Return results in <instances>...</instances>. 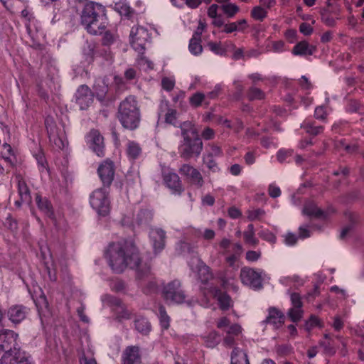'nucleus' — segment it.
I'll use <instances>...</instances> for the list:
<instances>
[{
    "label": "nucleus",
    "instance_id": "nucleus-1",
    "mask_svg": "<svg viewBox=\"0 0 364 364\" xmlns=\"http://www.w3.org/2000/svg\"><path fill=\"white\" fill-rule=\"evenodd\" d=\"M105 257L112 269L116 273H122L127 267L135 269L136 279L146 294L156 289V282L150 265L141 262L139 250L133 241L124 240L109 243Z\"/></svg>",
    "mask_w": 364,
    "mask_h": 364
},
{
    "label": "nucleus",
    "instance_id": "nucleus-2",
    "mask_svg": "<svg viewBox=\"0 0 364 364\" xmlns=\"http://www.w3.org/2000/svg\"><path fill=\"white\" fill-rule=\"evenodd\" d=\"M80 23L89 34L102 35L108 26L105 6L92 1L85 2L80 13Z\"/></svg>",
    "mask_w": 364,
    "mask_h": 364
},
{
    "label": "nucleus",
    "instance_id": "nucleus-3",
    "mask_svg": "<svg viewBox=\"0 0 364 364\" xmlns=\"http://www.w3.org/2000/svg\"><path fill=\"white\" fill-rule=\"evenodd\" d=\"M180 128L183 140L178 149L181 158L186 161L193 157L198 158L203 149V143L195 125L186 121L181 124Z\"/></svg>",
    "mask_w": 364,
    "mask_h": 364
},
{
    "label": "nucleus",
    "instance_id": "nucleus-4",
    "mask_svg": "<svg viewBox=\"0 0 364 364\" xmlns=\"http://www.w3.org/2000/svg\"><path fill=\"white\" fill-rule=\"evenodd\" d=\"M117 118L125 129L134 131L139 127L141 114L136 96L129 95L119 103Z\"/></svg>",
    "mask_w": 364,
    "mask_h": 364
},
{
    "label": "nucleus",
    "instance_id": "nucleus-5",
    "mask_svg": "<svg viewBox=\"0 0 364 364\" xmlns=\"http://www.w3.org/2000/svg\"><path fill=\"white\" fill-rule=\"evenodd\" d=\"M161 295L168 304H183L186 297L181 282L178 279L164 284L162 287Z\"/></svg>",
    "mask_w": 364,
    "mask_h": 364
},
{
    "label": "nucleus",
    "instance_id": "nucleus-6",
    "mask_svg": "<svg viewBox=\"0 0 364 364\" xmlns=\"http://www.w3.org/2000/svg\"><path fill=\"white\" fill-rule=\"evenodd\" d=\"M90 203L96 212L102 216H106L110 210V202L108 197V192L105 188H100L95 190L90 196Z\"/></svg>",
    "mask_w": 364,
    "mask_h": 364
},
{
    "label": "nucleus",
    "instance_id": "nucleus-7",
    "mask_svg": "<svg viewBox=\"0 0 364 364\" xmlns=\"http://www.w3.org/2000/svg\"><path fill=\"white\" fill-rule=\"evenodd\" d=\"M18 334L12 330H0V350L4 352V355L10 356L13 353L15 354V352L20 351L18 348Z\"/></svg>",
    "mask_w": 364,
    "mask_h": 364
},
{
    "label": "nucleus",
    "instance_id": "nucleus-8",
    "mask_svg": "<svg viewBox=\"0 0 364 364\" xmlns=\"http://www.w3.org/2000/svg\"><path fill=\"white\" fill-rule=\"evenodd\" d=\"M161 177L164 186L176 196H181L184 188L179 176L170 168H163L161 171Z\"/></svg>",
    "mask_w": 364,
    "mask_h": 364
},
{
    "label": "nucleus",
    "instance_id": "nucleus-9",
    "mask_svg": "<svg viewBox=\"0 0 364 364\" xmlns=\"http://www.w3.org/2000/svg\"><path fill=\"white\" fill-rule=\"evenodd\" d=\"M97 175L104 188H109L115 176V165L112 160L106 159L100 163L97 169Z\"/></svg>",
    "mask_w": 364,
    "mask_h": 364
},
{
    "label": "nucleus",
    "instance_id": "nucleus-10",
    "mask_svg": "<svg viewBox=\"0 0 364 364\" xmlns=\"http://www.w3.org/2000/svg\"><path fill=\"white\" fill-rule=\"evenodd\" d=\"M85 141L89 148L99 157L105 155L104 137L98 129H92L85 136Z\"/></svg>",
    "mask_w": 364,
    "mask_h": 364
},
{
    "label": "nucleus",
    "instance_id": "nucleus-11",
    "mask_svg": "<svg viewBox=\"0 0 364 364\" xmlns=\"http://www.w3.org/2000/svg\"><path fill=\"white\" fill-rule=\"evenodd\" d=\"M130 43L136 51L141 52L145 50V45L150 38L148 30L143 26H134L130 32Z\"/></svg>",
    "mask_w": 364,
    "mask_h": 364
},
{
    "label": "nucleus",
    "instance_id": "nucleus-12",
    "mask_svg": "<svg viewBox=\"0 0 364 364\" xmlns=\"http://www.w3.org/2000/svg\"><path fill=\"white\" fill-rule=\"evenodd\" d=\"M240 277L243 284L255 289L262 287V272H257L253 268L245 267L240 270Z\"/></svg>",
    "mask_w": 364,
    "mask_h": 364
},
{
    "label": "nucleus",
    "instance_id": "nucleus-13",
    "mask_svg": "<svg viewBox=\"0 0 364 364\" xmlns=\"http://www.w3.org/2000/svg\"><path fill=\"white\" fill-rule=\"evenodd\" d=\"M178 172L185 176L188 181L197 188L204 185V180L200 172L188 164H183L178 169Z\"/></svg>",
    "mask_w": 364,
    "mask_h": 364
},
{
    "label": "nucleus",
    "instance_id": "nucleus-14",
    "mask_svg": "<svg viewBox=\"0 0 364 364\" xmlns=\"http://www.w3.org/2000/svg\"><path fill=\"white\" fill-rule=\"evenodd\" d=\"M30 309L22 304L11 306L6 312L9 320L14 324H19L26 318L29 314Z\"/></svg>",
    "mask_w": 364,
    "mask_h": 364
},
{
    "label": "nucleus",
    "instance_id": "nucleus-15",
    "mask_svg": "<svg viewBox=\"0 0 364 364\" xmlns=\"http://www.w3.org/2000/svg\"><path fill=\"white\" fill-rule=\"evenodd\" d=\"M149 235L154 254L161 252L166 245V232L161 228H151Z\"/></svg>",
    "mask_w": 364,
    "mask_h": 364
},
{
    "label": "nucleus",
    "instance_id": "nucleus-16",
    "mask_svg": "<svg viewBox=\"0 0 364 364\" xmlns=\"http://www.w3.org/2000/svg\"><path fill=\"white\" fill-rule=\"evenodd\" d=\"M76 103L81 109H87L93 102V94L86 85H80L75 93Z\"/></svg>",
    "mask_w": 364,
    "mask_h": 364
},
{
    "label": "nucleus",
    "instance_id": "nucleus-17",
    "mask_svg": "<svg viewBox=\"0 0 364 364\" xmlns=\"http://www.w3.org/2000/svg\"><path fill=\"white\" fill-rule=\"evenodd\" d=\"M141 355L140 348L137 346H127L122 357V364H141Z\"/></svg>",
    "mask_w": 364,
    "mask_h": 364
},
{
    "label": "nucleus",
    "instance_id": "nucleus-18",
    "mask_svg": "<svg viewBox=\"0 0 364 364\" xmlns=\"http://www.w3.org/2000/svg\"><path fill=\"white\" fill-rule=\"evenodd\" d=\"M213 296L218 301L220 309L223 311L229 310L233 306V301L226 292H223L219 288L213 289Z\"/></svg>",
    "mask_w": 364,
    "mask_h": 364
},
{
    "label": "nucleus",
    "instance_id": "nucleus-19",
    "mask_svg": "<svg viewBox=\"0 0 364 364\" xmlns=\"http://www.w3.org/2000/svg\"><path fill=\"white\" fill-rule=\"evenodd\" d=\"M226 335L223 339V344L226 347L232 348L235 344V339L242 333V327L238 323H233L225 331Z\"/></svg>",
    "mask_w": 364,
    "mask_h": 364
},
{
    "label": "nucleus",
    "instance_id": "nucleus-20",
    "mask_svg": "<svg viewBox=\"0 0 364 364\" xmlns=\"http://www.w3.org/2000/svg\"><path fill=\"white\" fill-rule=\"evenodd\" d=\"M16 179L21 201H16V204L20 205L21 203H30L31 201V192L26 181L21 176H16Z\"/></svg>",
    "mask_w": 364,
    "mask_h": 364
},
{
    "label": "nucleus",
    "instance_id": "nucleus-21",
    "mask_svg": "<svg viewBox=\"0 0 364 364\" xmlns=\"http://www.w3.org/2000/svg\"><path fill=\"white\" fill-rule=\"evenodd\" d=\"M284 315L280 310L275 307H270L268 310V316L264 321L278 328L284 323Z\"/></svg>",
    "mask_w": 364,
    "mask_h": 364
},
{
    "label": "nucleus",
    "instance_id": "nucleus-22",
    "mask_svg": "<svg viewBox=\"0 0 364 364\" xmlns=\"http://www.w3.org/2000/svg\"><path fill=\"white\" fill-rule=\"evenodd\" d=\"M36 203L38 209L50 219L55 218L53 205L46 198H43L40 194L36 195Z\"/></svg>",
    "mask_w": 364,
    "mask_h": 364
},
{
    "label": "nucleus",
    "instance_id": "nucleus-23",
    "mask_svg": "<svg viewBox=\"0 0 364 364\" xmlns=\"http://www.w3.org/2000/svg\"><path fill=\"white\" fill-rule=\"evenodd\" d=\"M316 50V48L310 45L307 41H303L296 43L292 49L294 55H311Z\"/></svg>",
    "mask_w": 364,
    "mask_h": 364
},
{
    "label": "nucleus",
    "instance_id": "nucleus-24",
    "mask_svg": "<svg viewBox=\"0 0 364 364\" xmlns=\"http://www.w3.org/2000/svg\"><path fill=\"white\" fill-rule=\"evenodd\" d=\"M134 323L135 330L143 336H148L151 331V324L144 316H136Z\"/></svg>",
    "mask_w": 364,
    "mask_h": 364
},
{
    "label": "nucleus",
    "instance_id": "nucleus-25",
    "mask_svg": "<svg viewBox=\"0 0 364 364\" xmlns=\"http://www.w3.org/2000/svg\"><path fill=\"white\" fill-rule=\"evenodd\" d=\"M1 364H31L28 358L20 351L15 352V354L10 356L3 355Z\"/></svg>",
    "mask_w": 364,
    "mask_h": 364
},
{
    "label": "nucleus",
    "instance_id": "nucleus-26",
    "mask_svg": "<svg viewBox=\"0 0 364 364\" xmlns=\"http://www.w3.org/2000/svg\"><path fill=\"white\" fill-rule=\"evenodd\" d=\"M304 214L310 216L314 217L316 218L319 219H326L327 218V213L322 210L321 208H318L314 203L306 204L304 208Z\"/></svg>",
    "mask_w": 364,
    "mask_h": 364
},
{
    "label": "nucleus",
    "instance_id": "nucleus-27",
    "mask_svg": "<svg viewBox=\"0 0 364 364\" xmlns=\"http://www.w3.org/2000/svg\"><path fill=\"white\" fill-rule=\"evenodd\" d=\"M189 104L193 108H198L203 105H204L205 107H208L210 105V101L206 100V97L204 93L196 92L190 97Z\"/></svg>",
    "mask_w": 364,
    "mask_h": 364
},
{
    "label": "nucleus",
    "instance_id": "nucleus-28",
    "mask_svg": "<svg viewBox=\"0 0 364 364\" xmlns=\"http://www.w3.org/2000/svg\"><path fill=\"white\" fill-rule=\"evenodd\" d=\"M127 155L129 159L135 160L142 154L140 144L134 141H129L127 144Z\"/></svg>",
    "mask_w": 364,
    "mask_h": 364
},
{
    "label": "nucleus",
    "instance_id": "nucleus-29",
    "mask_svg": "<svg viewBox=\"0 0 364 364\" xmlns=\"http://www.w3.org/2000/svg\"><path fill=\"white\" fill-rule=\"evenodd\" d=\"M202 161L210 172L218 173L220 171V168L213 156V153H207L203 154Z\"/></svg>",
    "mask_w": 364,
    "mask_h": 364
},
{
    "label": "nucleus",
    "instance_id": "nucleus-30",
    "mask_svg": "<svg viewBox=\"0 0 364 364\" xmlns=\"http://www.w3.org/2000/svg\"><path fill=\"white\" fill-rule=\"evenodd\" d=\"M202 338L205 346L210 348L217 346L220 341V335L215 330L210 331L207 335L203 336Z\"/></svg>",
    "mask_w": 364,
    "mask_h": 364
},
{
    "label": "nucleus",
    "instance_id": "nucleus-31",
    "mask_svg": "<svg viewBox=\"0 0 364 364\" xmlns=\"http://www.w3.org/2000/svg\"><path fill=\"white\" fill-rule=\"evenodd\" d=\"M231 364H250L247 353L234 348L231 353Z\"/></svg>",
    "mask_w": 364,
    "mask_h": 364
},
{
    "label": "nucleus",
    "instance_id": "nucleus-32",
    "mask_svg": "<svg viewBox=\"0 0 364 364\" xmlns=\"http://www.w3.org/2000/svg\"><path fill=\"white\" fill-rule=\"evenodd\" d=\"M153 219V213L148 210H141L136 215L135 223L138 225H149Z\"/></svg>",
    "mask_w": 364,
    "mask_h": 364
},
{
    "label": "nucleus",
    "instance_id": "nucleus-33",
    "mask_svg": "<svg viewBox=\"0 0 364 364\" xmlns=\"http://www.w3.org/2000/svg\"><path fill=\"white\" fill-rule=\"evenodd\" d=\"M243 236L245 243L254 247L258 245L259 240L255 237V228L252 224L247 225V230L243 232Z\"/></svg>",
    "mask_w": 364,
    "mask_h": 364
},
{
    "label": "nucleus",
    "instance_id": "nucleus-34",
    "mask_svg": "<svg viewBox=\"0 0 364 364\" xmlns=\"http://www.w3.org/2000/svg\"><path fill=\"white\" fill-rule=\"evenodd\" d=\"M188 49L190 52L195 55H200L203 51V47L201 46V38L198 37V35L196 36H193L190 40Z\"/></svg>",
    "mask_w": 364,
    "mask_h": 364
},
{
    "label": "nucleus",
    "instance_id": "nucleus-35",
    "mask_svg": "<svg viewBox=\"0 0 364 364\" xmlns=\"http://www.w3.org/2000/svg\"><path fill=\"white\" fill-rule=\"evenodd\" d=\"M301 127L305 129L306 133L313 136L322 133L324 129L323 126H316L314 122H304Z\"/></svg>",
    "mask_w": 364,
    "mask_h": 364
},
{
    "label": "nucleus",
    "instance_id": "nucleus-36",
    "mask_svg": "<svg viewBox=\"0 0 364 364\" xmlns=\"http://www.w3.org/2000/svg\"><path fill=\"white\" fill-rule=\"evenodd\" d=\"M213 277V274L208 266L203 265L198 269V278L202 283L207 284Z\"/></svg>",
    "mask_w": 364,
    "mask_h": 364
},
{
    "label": "nucleus",
    "instance_id": "nucleus-37",
    "mask_svg": "<svg viewBox=\"0 0 364 364\" xmlns=\"http://www.w3.org/2000/svg\"><path fill=\"white\" fill-rule=\"evenodd\" d=\"M250 16L255 21H263L267 16V11L262 6H256L251 10Z\"/></svg>",
    "mask_w": 364,
    "mask_h": 364
},
{
    "label": "nucleus",
    "instance_id": "nucleus-38",
    "mask_svg": "<svg viewBox=\"0 0 364 364\" xmlns=\"http://www.w3.org/2000/svg\"><path fill=\"white\" fill-rule=\"evenodd\" d=\"M247 97L249 100H261L264 99L265 93L259 88L251 87L247 92Z\"/></svg>",
    "mask_w": 364,
    "mask_h": 364
},
{
    "label": "nucleus",
    "instance_id": "nucleus-39",
    "mask_svg": "<svg viewBox=\"0 0 364 364\" xmlns=\"http://www.w3.org/2000/svg\"><path fill=\"white\" fill-rule=\"evenodd\" d=\"M97 44L94 43H87L83 50V54L85 60L88 62H92L96 58Z\"/></svg>",
    "mask_w": 364,
    "mask_h": 364
},
{
    "label": "nucleus",
    "instance_id": "nucleus-40",
    "mask_svg": "<svg viewBox=\"0 0 364 364\" xmlns=\"http://www.w3.org/2000/svg\"><path fill=\"white\" fill-rule=\"evenodd\" d=\"M221 9L223 10L224 14L228 18H232L237 14L240 11L239 6H237L235 4L228 3L224 4L221 6Z\"/></svg>",
    "mask_w": 364,
    "mask_h": 364
},
{
    "label": "nucleus",
    "instance_id": "nucleus-41",
    "mask_svg": "<svg viewBox=\"0 0 364 364\" xmlns=\"http://www.w3.org/2000/svg\"><path fill=\"white\" fill-rule=\"evenodd\" d=\"M115 9L122 15L131 17L134 14V10L124 2H119L115 4Z\"/></svg>",
    "mask_w": 364,
    "mask_h": 364
},
{
    "label": "nucleus",
    "instance_id": "nucleus-42",
    "mask_svg": "<svg viewBox=\"0 0 364 364\" xmlns=\"http://www.w3.org/2000/svg\"><path fill=\"white\" fill-rule=\"evenodd\" d=\"M159 320L162 328L167 330L170 326V317L166 313L164 306L159 307Z\"/></svg>",
    "mask_w": 364,
    "mask_h": 364
},
{
    "label": "nucleus",
    "instance_id": "nucleus-43",
    "mask_svg": "<svg viewBox=\"0 0 364 364\" xmlns=\"http://www.w3.org/2000/svg\"><path fill=\"white\" fill-rule=\"evenodd\" d=\"M94 89L97 98L102 101L108 92L107 86L104 82H102V85L98 83L94 86Z\"/></svg>",
    "mask_w": 364,
    "mask_h": 364
},
{
    "label": "nucleus",
    "instance_id": "nucleus-44",
    "mask_svg": "<svg viewBox=\"0 0 364 364\" xmlns=\"http://www.w3.org/2000/svg\"><path fill=\"white\" fill-rule=\"evenodd\" d=\"M265 215V211L263 209L257 208L247 211V219L250 221L256 220H261Z\"/></svg>",
    "mask_w": 364,
    "mask_h": 364
},
{
    "label": "nucleus",
    "instance_id": "nucleus-45",
    "mask_svg": "<svg viewBox=\"0 0 364 364\" xmlns=\"http://www.w3.org/2000/svg\"><path fill=\"white\" fill-rule=\"evenodd\" d=\"M303 315V310L301 308L291 307L288 311V316L291 321H299Z\"/></svg>",
    "mask_w": 364,
    "mask_h": 364
},
{
    "label": "nucleus",
    "instance_id": "nucleus-46",
    "mask_svg": "<svg viewBox=\"0 0 364 364\" xmlns=\"http://www.w3.org/2000/svg\"><path fill=\"white\" fill-rule=\"evenodd\" d=\"M209 49L216 55H223L225 53L226 50L224 48H223L221 43L217 42H208L207 44Z\"/></svg>",
    "mask_w": 364,
    "mask_h": 364
},
{
    "label": "nucleus",
    "instance_id": "nucleus-47",
    "mask_svg": "<svg viewBox=\"0 0 364 364\" xmlns=\"http://www.w3.org/2000/svg\"><path fill=\"white\" fill-rule=\"evenodd\" d=\"M114 312L119 321L131 318V312L127 310L124 304L119 309H114Z\"/></svg>",
    "mask_w": 364,
    "mask_h": 364
},
{
    "label": "nucleus",
    "instance_id": "nucleus-48",
    "mask_svg": "<svg viewBox=\"0 0 364 364\" xmlns=\"http://www.w3.org/2000/svg\"><path fill=\"white\" fill-rule=\"evenodd\" d=\"M33 156L35 157L38 166L42 168V170L47 169L48 162L42 150H38V151L33 154Z\"/></svg>",
    "mask_w": 364,
    "mask_h": 364
},
{
    "label": "nucleus",
    "instance_id": "nucleus-49",
    "mask_svg": "<svg viewBox=\"0 0 364 364\" xmlns=\"http://www.w3.org/2000/svg\"><path fill=\"white\" fill-rule=\"evenodd\" d=\"M259 236L264 240L274 244L277 241L275 235L269 230H264L259 232Z\"/></svg>",
    "mask_w": 364,
    "mask_h": 364
},
{
    "label": "nucleus",
    "instance_id": "nucleus-50",
    "mask_svg": "<svg viewBox=\"0 0 364 364\" xmlns=\"http://www.w3.org/2000/svg\"><path fill=\"white\" fill-rule=\"evenodd\" d=\"M316 326L321 327V321L317 316L311 315L309 320L306 321L305 328L308 331H309Z\"/></svg>",
    "mask_w": 364,
    "mask_h": 364
},
{
    "label": "nucleus",
    "instance_id": "nucleus-51",
    "mask_svg": "<svg viewBox=\"0 0 364 364\" xmlns=\"http://www.w3.org/2000/svg\"><path fill=\"white\" fill-rule=\"evenodd\" d=\"M102 34H104L102 38V43L103 46H109L114 42V35L110 31H106L105 29Z\"/></svg>",
    "mask_w": 364,
    "mask_h": 364
},
{
    "label": "nucleus",
    "instance_id": "nucleus-52",
    "mask_svg": "<svg viewBox=\"0 0 364 364\" xmlns=\"http://www.w3.org/2000/svg\"><path fill=\"white\" fill-rule=\"evenodd\" d=\"M177 111L173 108H168L165 114V122L170 124H174L176 121Z\"/></svg>",
    "mask_w": 364,
    "mask_h": 364
},
{
    "label": "nucleus",
    "instance_id": "nucleus-53",
    "mask_svg": "<svg viewBox=\"0 0 364 364\" xmlns=\"http://www.w3.org/2000/svg\"><path fill=\"white\" fill-rule=\"evenodd\" d=\"M292 149H280L277 153V159L280 163H283L287 160V159L293 155Z\"/></svg>",
    "mask_w": 364,
    "mask_h": 364
},
{
    "label": "nucleus",
    "instance_id": "nucleus-54",
    "mask_svg": "<svg viewBox=\"0 0 364 364\" xmlns=\"http://www.w3.org/2000/svg\"><path fill=\"white\" fill-rule=\"evenodd\" d=\"M102 58L105 60H109L111 59L110 51L108 48H102L97 45L96 48V58Z\"/></svg>",
    "mask_w": 364,
    "mask_h": 364
},
{
    "label": "nucleus",
    "instance_id": "nucleus-55",
    "mask_svg": "<svg viewBox=\"0 0 364 364\" xmlns=\"http://www.w3.org/2000/svg\"><path fill=\"white\" fill-rule=\"evenodd\" d=\"M290 300L292 307L302 308L303 303L301 296L299 293L293 292L290 294Z\"/></svg>",
    "mask_w": 364,
    "mask_h": 364
},
{
    "label": "nucleus",
    "instance_id": "nucleus-56",
    "mask_svg": "<svg viewBox=\"0 0 364 364\" xmlns=\"http://www.w3.org/2000/svg\"><path fill=\"white\" fill-rule=\"evenodd\" d=\"M327 117V112L324 106H318L314 111V117L317 119L325 121Z\"/></svg>",
    "mask_w": 364,
    "mask_h": 364
},
{
    "label": "nucleus",
    "instance_id": "nucleus-57",
    "mask_svg": "<svg viewBox=\"0 0 364 364\" xmlns=\"http://www.w3.org/2000/svg\"><path fill=\"white\" fill-rule=\"evenodd\" d=\"M175 86V81L169 77H164L161 80V87L167 92L171 91Z\"/></svg>",
    "mask_w": 364,
    "mask_h": 364
},
{
    "label": "nucleus",
    "instance_id": "nucleus-58",
    "mask_svg": "<svg viewBox=\"0 0 364 364\" xmlns=\"http://www.w3.org/2000/svg\"><path fill=\"white\" fill-rule=\"evenodd\" d=\"M138 65L145 70H153L154 66L153 62L146 57H141L138 60Z\"/></svg>",
    "mask_w": 364,
    "mask_h": 364
},
{
    "label": "nucleus",
    "instance_id": "nucleus-59",
    "mask_svg": "<svg viewBox=\"0 0 364 364\" xmlns=\"http://www.w3.org/2000/svg\"><path fill=\"white\" fill-rule=\"evenodd\" d=\"M80 364H97L95 358L90 354H85L84 352L79 358Z\"/></svg>",
    "mask_w": 364,
    "mask_h": 364
},
{
    "label": "nucleus",
    "instance_id": "nucleus-60",
    "mask_svg": "<svg viewBox=\"0 0 364 364\" xmlns=\"http://www.w3.org/2000/svg\"><path fill=\"white\" fill-rule=\"evenodd\" d=\"M321 21L323 22L327 26L333 27L336 24V19L331 16V15L323 12L321 13Z\"/></svg>",
    "mask_w": 364,
    "mask_h": 364
},
{
    "label": "nucleus",
    "instance_id": "nucleus-61",
    "mask_svg": "<svg viewBox=\"0 0 364 364\" xmlns=\"http://www.w3.org/2000/svg\"><path fill=\"white\" fill-rule=\"evenodd\" d=\"M4 225L12 232H16L18 230L17 221L10 215L6 218Z\"/></svg>",
    "mask_w": 364,
    "mask_h": 364
},
{
    "label": "nucleus",
    "instance_id": "nucleus-62",
    "mask_svg": "<svg viewBox=\"0 0 364 364\" xmlns=\"http://www.w3.org/2000/svg\"><path fill=\"white\" fill-rule=\"evenodd\" d=\"M261 257L260 251L249 250L246 252L245 258L249 262H256Z\"/></svg>",
    "mask_w": 364,
    "mask_h": 364
},
{
    "label": "nucleus",
    "instance_id": "nucleus-63",
    "mask_svg": "<svg viewBox=\"0 0 364 364\" xmlns=\"http://www.w3.org/2000/svg\"><path fill=\"white\" fill-rule=\"evenodd\" d=\"M221 90H222V88L220 85H215L214 89L212 91L208 92L205 95L206 100L210 101V100H213V99L217 98L219 96V95L220 94Z\"/></svg>",
    "mask_w": 364,
    "mask_h": 364
},
{
    "label": "nucleus",
    "instance_id": "nucleus-64",
    "mask_svg": "<svg viewBox=\"0 0 364 364\" xmlns=\"http://www.w3.org/2000/svg\"><path fill=\"white\" fill-rule=\"evenodd\" d=\"M215 135V131L209 127H205L201 132V137L205 140L213 139H214Z\"/></svg>",
    "mask_w": 364,
    "mask_h": 364
}]
</instances>
